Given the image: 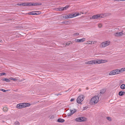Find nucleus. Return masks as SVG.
<instances>
[{"instance_id":"1","label":"nucleus","mask_w":125,"mask_h":125,"mask_svg":"<svg viewBox=\"0 0 125 125\" xmlns=\"http://www.w3.org/2000/svg\"><path fill=\"white\" fill-rule=\"evenodd\" d=\"M99 98L97 96H94L92 98L90 101V103L91 105L96 104L98 101Z\"/></svg>"},{"instance_id":"2","label":"nucleus","mask_w":125,"mask_h":125,"mask_svg":"<svg viewBox=\"0 0 125 125\" xmlns=\"http://www.w3.org/2000/svg\"><path fill=\"white\" fill-rule=\"evenodd\" d=\"M110 43V42L109 41L104 42L101 43L100 47L102 48L105 47L109 45Z\"/></svg>"},{"instance_id":"3","label":"nucleus","mask_w":125,"mask_h":125,"mask_svg":"<svg viewBox=\"0 0 125 125\" xmlns=\"http://www.w3.org/2000/svg\"><path fill=\"white\" fill-rule=\"evenodd\" d=\"M120 71L119 69H117L112 71L109 74V75H113L120 73Z\"/></svg>"},{"instance_id":"4","label":"nucleus","mask_w":125,"mask_h":125,"mask_svg":"<svg viewBox=\"0 0 125 125\" xmlns=\"http://www.w3.org/2000/svg\"><path fill=\"white\" fill-rule=\"evenodd\" d=\"M84 96L83 95H80L77 98V102L78 103H80L84 100Z\"/></svg>"},{"instance_id":"5","label":"nucleus","mask_w":125,"mask_h":125,"mask_svg":"<svg viewBox=\"0 0 125 125\" xmlns=\"http://www.w3.org/2000/svg\"><path fill=\"white\" fill-rule=\"evenodd\" d=\"M98 63L97 60H92L86 62H85V63L88 64H97Z\"/></svg>"},{"instance_id":"6","label":"nucleus","mask_w":125,"mask_h":125,"mask_svg":"<svg viewBox=\"0 0 125 125\" xmlns=\"http://www.w3.org/2000/svg\"><path fill=\"white\" fill-rule=\"evenodd\" d=\"M86 120V118L84 117H81L77 118L75 119L76 121L82 122L83 121Z\"/></svg>"},{"instance_id":"7","label":"nucleus","mask_w":125,"mask_h":125,"mask_svg":"<svg viewBox=\"0 0 125 125\" xmlns=\"http://www.w3.org/2000/svg\"><path fill=\"white\" fill-rule=\"evenodd\" d=\"M102 15H97L93 16L92 17V19H97L98 18H100L102 17Z\"/></svg>"},{"instance_id":"8","label":"nucleus","mask_w":125,"mask_h":125,"mask_svg":"<svg viewBox=\"0 0 125 125\" xmlns=\"http://www.w3.org/2000/svg\"><path fill=\"white\" fill-rule=\"evenodd\" d=\"M17 108L20 109L24 107V103H20L18 104L16 106Z\"/></svg>"},{"instance_id":"9","label":"nucleus","mask_w":125,"mask_h":125,"mask_svg":"<svg viewBox=\"0 0 125 125\" xmlns=\"http://www.w3.org/2000/svg\"><path fill=\"white\" fill-rule=\"evenodd\" d=\"M40 12H37V11H33L29 12L28 14H29L31 15H37L40 14Z\"/></svg>"},{"instance_id":"10","label":"nucleus","mask_w":125,"mask_h":125,"mask_svg":"<svg viewBox=\"0 0 125 125\" xmlns=\"http://www.w3.org/2000/svg\"><path fill=\"white\" fill-rule=\"evenodd\" d=\"M123 34V32H117L115 33L114 34V35L115 36H120L121 35H122Z\"/></svg>"},{"instance_id":"11","label":"nucleus","mask_w":125,"mask_h":125,"mask_svg":"<svg viewBox=\"0 0 125 125\" xmlns=\"http://www.w3.org/2000/svg\"><path fill=\"white\" fill-rule=\"evenodd\" d=\"M97 61L98 63H97V64H99L101 63H104L106 62H107V61L106 60H97Z\"/></svg>"},{"instance_id":"12","label":"nucleus","mask_w":125,"mask_h":125,"mask_svg":"<svg viewBox=\"0 0 125 125\" xmlns=\"http://www.w3.org/2000/svg\"><path fill=\"white\" fill-rule=\"evenodd\" d=\"M32 6H36L37 5H42V4L40 3H32Z\"/></svg>"},{"instance_id":"13","label":"nucleus","mask_w":125,"mask_h":125,"mask_svg":"<svg viewBox=\"0 0 125 125\" xmlns=\"http://www.w3.org/2000/svg\"><path fill=\"white\" fill-rule=\"evenodd\" d=\"M125 94V92L123 91H121L118 94L120 96H122Z\"/></svg>"},{"instance_id":"14","label":"nucleus","mask_w":125,"mask_h":125,"mask_svg":"<svg viewBox=\"0 0 125 125\" xmlns=\"http://www.w3.org/2000/svg\"><path fill=\"white\" fill-rule=\"evenodd\" d=\"M96 42L94 41H89V42H87L86 44H94Z\"/></svg>"},{"instance_id":"15","label":"nucleus","mask_w":125,"mask_h":125,"mask_svg":"<svg viewBox=\"0 0 125 125\" xmlns=\"http://www.w3.org/2000/svg\"><path fill=\"white\" fill-rule=\"evenodd\" d=\"M64 120L63 119H62L61 118H59L58 119L57 122L60 123H62L64 121Z\"/></svg>"},{"instance_id":"16","label":"nucleus","mask_w":125,"mask_h":125,"mask_svg":"<svg viewBox=\"0 0 125 125\" xmlns=\"http://www.w3.org/2000/svg\"><path fill=\"white\" fill-rule=\"evenodd\" d=\"M1 80L3 81H5L7 82H9L10 81V80L7 78H3Z\"/></svg>"},{"instance_id":"17","label":"nucleus","mask_w":125,"mask_h":125,"mask_svg":"<svg viewBox=\"0 0 125 125\" xmlns=\"http://www.w3.org/2000/svg\"><path fill=\"white\" fill-rule=\"evenodd\" d=\"M69 7V6L68 5H66L65 7H62V10H66Z\"/></svg>"},{"instance_id":"18","label":"nucleus","mask_w":125,"mask_h":125,"mask_svg":"<svg viewBox=\"0 0 125 125\" xmlns=\"http://www.w3.org/2000/svg\"><path fill=\"white\" fill-rule=\"evenodd\" d=\"M70 112L71 114H73L74 113H75L76 111V110L75 109H74L73 110H70Z\"/></svg>"},{"instance_id":"19","label":"nucleus","mask_w":125,"mask_h":125,"mask_svg":"<svg viewBox=\"0 0 125 125\" xmlns=\"http://www.w3.org/2000/svg\"><path fill=\"white\" fill-rule=\"evenodd\" d=\"M8 109L6 107H4L3 108V110L4 112H6L7 111Z\"/></svg>"},{"instance_id":"20","label":"nucleus","mask_w":125,"mask_h":125,"mask_svg":"<svg viewBox=\"0 0 125 125\" xmlns=\"http://www.w3.org/2000/svg\"><path fill=\"white\" fill-rule=\"evenodd\" d=\"M120 88L122 89H125V85L124 84H122L120 86Z\"/></svg>"},{"instance_id":"21","label":"nucleus","mask_w":125,"mask_h":125,"mask_svg":"<svg viewBox=\"0 0 125 125\" xmlns=\"http://www.w3.org/2000/svg\"><path fill=\"white\" fill-rule=\"evenodd\" d=\"M24 107H27V106H30V104L29 103H24Z\"/></svg>"},{"instance_id":"22","label":"nucleus","mask_w":125,"mask_h":125,"mask_svg":"<svg viewBox=\"0 0 125 125\" xmlns=\"http://www.w3.org/2000/svg\"><path fill=\"white\" fill-rule=\"evenodd\" d=\"M20 6H27V3H23L22 4H20Z\"/></svg>"},{"instance_id":"23","label":"nucleus","mask_w":125,"mask_h":125,"mask_svg":"<svg viewBox=\"0 0 125 125\" xmlns=\"http://www.w3.org/2000/svg\"><path fill=\"white\" fill-rule=\"evenodd\" d=\"M67 18H73L72 14H68V15H67Z\"/></svg>"},{"instance_id":"24","label":"nucleus","mask_w":125,"mask_h":125,"mask_svg":"<svg viewBox=\"0 0 125 125\" xmlns=\"http://www.w3.org/2000/svg\"><path fill=\"white\" fill-rule=\"evenodd\" d=\"M119 70L120 71V73H122L123 71H125V68H122Z\"/></svg>"},{"instance_id":"25","label":"nucleus","mask_w":125,"mask_h":125,"mask_svg":"<svg viewBox=\"0 0 125 125\" xmlns=\"http://www.w3.org/2000/svg\"><path fill=\"white\" fill-rule=\"evenodd\" d=\"M80 42H83L85 41V38H83L82 39H80Z\"/></svg>"},{"instance_id":"26","label":"nucleus","mask_w":125,"mask_h":125,"mask_svg":"<svg viewBox=\"0 0 125 125\" xmlns=\"http://www.w3.org/2000/svg\"><path fill=\"white\" fill-rule=\"evenodd\" d=\"M10 79L11 80H13L14 81H16L17 80V79L14 78H13L12 77H10Z\"/></svg>"},{"instance_id":"27","label":"nucleus","mask_w":125,"mask_h":125,"mask_svg":"<svg viewBox=\"0 0 125 125\" xmlns=\"http://www.w3.org/2000/svg\"><path fill=\"white\" fill-rule=\"evenodd\" d=\"M105 89H102L100 91V93L101 94L104 93L105 92Z\"/></svg>"},{"instance_id":"28","label":"nucleus","mask_w":125,"mask_h":125,"mask_svg":"<svg viewBox=\"0 0 125 125\" xmlns=\"http://www.w3.org/2000/svg\"><path fill=\"white\" fill-rule=\"evenodd\" d=\"M15 125H19L20 123L18 121H16L14 123Z\"/></svg>"},{"instance_id":"29","label":"nucleus","mask_w":125,"mask_h":125,"mask_svg":"<svg viewBox=\"0 0 125 125\" xmlns=\"http://www.w3.org/2000/svg\"><path fill=\"white\" fill-rule=\"evenodd\" d=\"M32 4L31 3H27V6H32Z\"/></svg>"},{"instance_id":"30","label":"nucleus","mask_w":125,"mask_h":125,"mask_svg":"<svg viewBox=\"0 0 125 125\" xmlns=\"http://www.w3.org/2000/svg\"><path fill=\"white\" fill-rule=\"evenodd\" d=\"M73 114H71V113L70 112L69 113H68L67 114V116H71Z\"/></svg>"},{"instance_id":"31","label":"nucleus","mask_w":125,"mask_h":125,"mask_svg":"<svg viewBox=\"0 0 125 125\" xmlns=\"http://www.w3.org/2000/svg\"><path fill=\"white\" fill-rule=\"evenodd\" d=\"M80 41L79 39H76L75 40V41L76 42H80Z\"/></svg>"},{"instance_id":"32","label":"nucleus","mask_w":125,"mask_h":125,"mask_svg":"<svg viewBox=\"0 0 125 125\" xmlns=\"http://www.w3.org/2000/svg\"><path fill=\"white\" fill-rule=\"evenodd\" d=\"M72 14L73 18L74 17L76 16V15H75L76 14H75V13H72Z\"/></svg>"},{"instance_id":"33","label":"nucleus","mask_w":125,"mask_h":125,"mask_svg":"<svg viewBox=\"0 0 125 125\" xmlns=\"http://www.w3.org/2000/svg\"><path fill=\"white\" fill-rule=\"evenodd\" d=\"M98 26L99 28H101L102 26V25L101 24L99 23L98 24Z\"/></svg>"},{"instance_id":"34","label":"nucleus","mask_w":125,"mask_h":125,"mask_svg":"<svg viewBox=\"0 0 125 125\" xmlns=\"http://www.w3.org/2000/svg\"><path fill=\"white\" fill-rule=\"evenodd\" d=\"M6 74V73H0V76H2L3 75H4L5 74Z\"/></svg>"},{"instance_id":"35","label":"nucleus","mask_w":125,"mask_h":125,"mask_svg":"<svg viewBox=\"0 0 125 125\" xmlns=\"http://www.w3.org/2000/svg\"><path fill=\"white\" fill-rule=\"evenodd\" d=\"M49 117L50 119H53L54 118V116L53 115H51Z\"/></svg>"},{"instance_id":"36","label":"nucleus","mask_w":125,"mask_h":125,"mask_svg":"<svg viewBox=\"0 0 125 125\" xmlns=\"http://www.w3.org/2000/svg\"><path fill=\"white\" fill-rule=\"evenodd\" d=\"M107 119L109 121H111V118L109 117H106Z\"/></svg>"},{"instance_id":"37","label":"nucleus","mask_w":125,"mask_h":125,"mask_svg":"<svg viewBox=\"0 0 125 125\" xmlns=\"http://www.w3.org/2000/svg\"><path fill=\"white\" fill-rule=\"evenodd\" d=\"M63 18L65 19L68 18H67V15L64 16H63Z\"/></svg>"},{"instance_id":"38","label":"nucleus","mask_w":125,"mask_h":125,"mask_svg":"<svg viewBox=\"0 0 125 125\" xmlns=\"http://www.w3.org/2000/svg\"><path fill=\"white\" fill-rule=\"evenodd\" d=\"M79 34V33H75L74 34V35H78Z\"/></svg>"},{"instance_id":"39","label":"nucleus","mask_w":125,"mask_h":125,"mask_svg":"<svg viewBox=\"0 0 125 125\" xmlns=\"http://www.w3.org/2000/svg\"><path fill=\"white\" fill-rule=\"evenodd\" d=\"M0 90L2 91L3 92H5L6 91L4 89H0Z\"/></svg>"},{"instance_id":"40","label":"nucleus","mask_w":125,"mask_h":125,"mask_svg":"<svg viewBox=\"0 0 125 125\" xmlns=\"http://www.w3.org/2000/svg\"><path fill=\"white\" fill-rule=\"evenodd\" d=\"M75 13L76 14V16H78L80 15L79 13Z\"/></svg>"},{"instance_id":"41","label":"nucleus","mask_w":125,"mask_h":125,"mask_svg":"<svg viewBox=\"0 0 125 125\" xmlns=\"http://www.w3.org/2000/svg\"><path fill=\"white\" fill-rule=\"evenodd\" d=\"M58 10L59 11H62V8H60Z\"/></svg>"},{"instance_id":"42","label":"nucleus","mask_w":125,"mask_h":125,"mask_svg":"<svg viewBox=\"0 0 125 125\" xmlns=\"http://www.w3.org/2000/svg\"><path fill=\"white\" fill-rule=\"evenodd\" d=\"M115 1H125V0H114Z\"/></svg>"},{"instance_id":"43","label":"nucleus","mask_w":125,"mask_h":125,"mask_svg":"<svg viewBox=\"0 0 125 125\" xmlns=\"http://www.w3.org/2000/svg\"><path fill=\"white\" fill-rule=\"evenodd\" d=\"M66 45H69L70 44V42H67L66 43Z\"/></svg>"},{"instance_id":"44","label":"nucleus","mask_w":125,"mask_h":125,"mask_svg":"<svg viewBox=\"0 0 125 125\" xmlns=\"http://www.w3.org/2000/svg\"><path fill=\"white\" fill-rule=\"evenodd\" d=\"M74 100V99H72L70 101L71 102H72V101H73Z\"/></svg>"},{"instance_id":"45","label":"nucleus","mask_w":125,"mask_h":125,"mask_svg":"<svg viewBox=\"0 0 125 125\" xmlns=\"http://www.w3.org/2000/svg\"><path fill=\"white\" fill-rule=\"evenodd\" d=\"M17 5H20V4H17Z\"/></svg>"},{"instance_id":"46","label":"nucleus","mask_w":125,"mask_h":125,"mask_svg":"<svg viewBox=\"0 0 125 125\" xmlns=\"http://www.w3.org/2000/svg\"><path fill=\"white\" fill-rule=\"evenodd\" d=\"M82 14H83V13H82Z\"/></svg>"},{"instance_id":"47","label":"nucleus","mask_w":125,"mask_h":125,"mask_svg":"<svg viewBox=\"0 0 125 125\" xmlns=\"http://www.w3.org/2000/svg\"><path fill=\"white\" fill-rule=\"evenodd\" d=\"M62 23H64V22H62Z\"/></svg>"},{"instance_id":"48","label":"nucleus","mask_w":125,"mask_h":125,"mask_svg":"<svg viewBox=\"0 0 125 125\" xmlns=\"http://www.w3.org/2000/svg\"><path fill=\"white\" fill-rule=\"evenodd\" d=\"M67 91H66V92H67Z\"/></svg>"}]
</instances>
